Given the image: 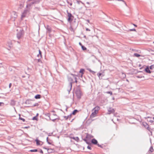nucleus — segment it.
Here are the masks:
<instances>
[{
    "instance_id": "nucleus-1",
    "label": "nucleus",
    "mask_w": 154,
    "mask_h": 154,
    "mask_svg": "<svg viewBox=\"0 0 154 154\" xmlns=\"http://www.w3.org/2000/svg\"><path fill=\"white\" fill-rule=\"evenodd\" d=\"M68 81L69 82V89L68 90V91L69 92L72 89V83L73 82H73V80L72 79L71 77H70L69 76H68Z\"/></svg>"
},
{
    "instance_id": "nucleus-2",
    "label": "nucleus",
    "mask_w": 154,
    "mask_h": 154,
    "mask_svg": "<svg viewBox=\"0 0 154 154\" xmlns=\"http://www.w3.org/2000/svg\"><path fill=\"white\" fill-rule=\"evenodd\" d=\"M66 12L67 14V16L68 17L67 20L70 23H71L73 20L74 17L71 13L68 12V10H67Z\"/></svg>"
},
{
    "instance_id": "nucleus-3",
    "label": "nucleus",
    "mask_w": 154,
    "mask_h": 154,
    "mask_svg": "<svg viewBox=\"0 0 154 154\" xmlns=\"http://www.w3.org/2000/svg\"><path fill=\"white\" fill-rule=\"evenodd\" d=\"M24 34L23 30H20L17 34V37L18 38H20L23 37Z\"/></svg>"
},
{
    "instance_id": "nucleus-4",
    "label": "nucleus",
    "mask_w": 154,
    "mask_h": 154,
    "mask_svg": "<svg viewBox=\"0 0 154 154\" xmlns=\"http://www.w3.org/2000/svg\"><path fill=\"white\" fill-rule=\"evenodd\" d=\"M45 27L47 29V33H50L51 31V27L49 25H47L46 26H45Z\"/></svg>"
},
{
    "instance_id": "nucleus-5",
    "label": "nucleus",
    "mask_w": 154,
    "mask_h": 154,
    "mask_svg": "<svg viewBox=\"0 0 154 154\" xmlns=\"http://www.w3.org/2000/svg\"><path fill=\"white\" fill-rule=\"evenodd\" d=\"M77 97L78 98H80L81 95V91L79 89L76 90L75 92Z\"/></svg>"
},
{
    "instance_id": "nucleus-6",
    "label": "nucleus",
    "mask_w": 154,
    "mask_h": 154,
    "mask_svg": "<svg viewBox=\"0 0 154 154\" xmlns=\"http://www.w3.org/2000/svg\"><path fill=\"white\" fill-rule=\"evenodd\" d=\"M145 72L148 73H150L154 72L153 70H151L149 68L148 66H147L145 68Z\"/></svg>"
},
{
    "instance_id": "nucleus-7",
    "label": "nucleus",
    "mask_w": 154,
    "mask_h": 154,
    "mask_svg": "<svg viewBox=\"0 0 154 154\" xmlns=\"http://www.w3.org/2000/svg\"><path fill=\"white\" fill-rule=\"evenodd\" d=\"M108 114H110L114 113L115 112V110L113 108L111 107H109L108 109Z\"/></svg>"
},
{
    "instance_id": "nucleus-8",
    "label": "nucleus",
    "mask_w": 154,
    "mask_h": 154,
    "mask_svg": "<svg viewBox=\"0 0 154 154\" xmlns=\"http://www.w3.org/2000/svg\"><path fill=\"white\" fill-rule=\"evenodd\" d=\"M28 11V10H25L23 11L21 16V18L24 17L26 16Z\"/></svg>"
},
{
    "instance_id": "nucleus-9",
    "label": "nucleus",
    "mask_w": 154,
    "mask_h": 154,
    "mask_svg": "<svg viewBox=\"0 0 154 154\" xmlns=\"http://www.w3.org/2000/svg\"><path fill=\"white\" fill-rule=\"evenodd\" d=\"M146 124V125H145V127H147V130L149 132V134L150 135H152V129H151L150 127H149L148 126V125Z\"/></svg>"
},
{
    "instance_id": "nucleus-10",
    "label": "nucleus",
    "mask_w": 154,
    "mask_h": 154,
    "mask_svg": "<svg viewBox=\"0 0 154 154\" xmlns=\"http://www.w3.org/2000/svg\"><path fill=\"white\" fill-rule=\"evenodd\" d=\"M76 28V25L75 26H70L69 27V30L72 32H74L75 29Z\"/></svg>"
},
{
    "instance_id": "nucleus-11",
    "label": "nucleus",
    "mask_w": 154,
    "mask_h": 154,
    "mask_svg": "<svg viewBox=\"0 0 154 154\" xmlns=\"http://www.w3.org/2000/svg\"><path fill=\"white\" fill-rule=\"evenodd\" d=\"M89 135L88 134H87L86 136V138L84 139H83V140L85 142L87 143V144H90V143L88 141V140L87 139L88 138H89Z\"/></svg>"
},
{
    "instance_id": "nucleus-12",
    "label": "nucleus",
    "mask_w": 154,
    "mask_h": 154,
    "mask_svg": "<svg viewBox=\"0 0 154 154\" xmlns=\"http://www.w3.org/2000/svg\"><path fill=\"white\" fill-rule=\"evenodd\" d=\"M91 143L95 145H97L98 144V142L97 140H96L95 139H93L91 140Z\"/></svg>"
},
{
    "instance_id": "nucleus-13",
    "label": "nucleus",
    "mask_w": 154,
    "mask_h": 154,
    "mask_svg": "<svg viewBox=\"0 0 154 154\" xmlns=\"http://www.w3.org/2000/svg\"><path fill=\"white\" fill-rule=\"evenodd\" d=\"M34 61L35 62H36V63H42V60L40 59H35L34 60Z\"/></svg>"
},
{
    "instance_id": "nucleus-14",
    "label": "nucleus",
    "mask_w": 154,
    "mask_h": 154,
    "mask_svg": "<svg viewBox=\"0 0 154 154\" xmlns=\"http://www.w3.org/2000/svg\"><path fill=\"white\" fill-rule=\"evenodd\" d=\"M19 120L22 121L23 122H25V119L24 118H22L21 116V115L20 114H19Z\"/></svg>"
},
{
    "instance_id": "nucleus-15",
    "label": "nucleus",
    "mask_w": 154,
    "mask_h": 154,
    "mask_svg": "<svg viewBox=\"0 0 154 154\" xmlns=\"http://www.w3.org/2000/svg\"><path fill=\"white\" fill-rule=\"evenodd\" d=\"M88 71H89L93 75H94L95 73H96V72L95 71H94L92 70H91L90 69V68H88L87 69Z\"/></svg>"
},
{
    "instance_id": "nucleus-16",
    "label": "nucleus",
    "mask_w": 154,
    "mask_h": 154,
    "mask_svg": "<svg viewBox=\"0 0 154 154\" xmlns=\"http://www.w3.org/2000/svg\"><path fill=\"white\" fill-rule=\"evenodd\" d=\"M35 141L36 142V145H40V141L39 140H38L37 139H36L35 140Z\"/></svg>"
},
{
    "instance_id": "nucleus-17",
    "label": "nucleus",
    "mask_w": 154,
    "mask_h": 154,
    "mask_svg": "<svg viewBox=\"0 0 154 154\" xmlns=\"http://www.w3.org/2000/svg\"><path fill=\"white\" fill-rule=\"evenodd\" d=\"M76 25V28L78 24L77 23H76L75 21H74V22H73L71 24V26H75Z\"/></svg>"
},
{
    "instance_id": "nucleus-18",
    "label": "nucleus",
    "mask_w": 154,
    "mask_h": 154,
    "mask_svg": "<svg viewBox=\"0 0 154 154\" xmlns=\"http://www.w3.org/2000/svg\"><path fill=\"white\" fill-rule=\"evenodd\" d=\"M78 112V111L77 109H75L74 110V111L72 112V113L71 114L75 115V114Z\"/></svg>"
},
{
    "instance_id": "nucleus-19",
    "label": "nucleus",
    "mask_w": 154,
    "mask_h": 154,
    "mask_svg": "<svg viewBox=\"0 0 154 154\" xmlns=\"http://www.w3.org/2000/svg\"><path fill=\"white\" fill-rule=\"evenodd\" d=\"M71 114H70L67 116H64V117L67 120L68 119H70L71 118Z\"/></svg>"
},
{
    "instance_id": "nucleus-20",
    "label": "nucleus",
    "mask_w": 154,
    "mask_h": 154,
    "mask_svg": "<svg viewBox=\"0 0 154 154\" xmlns=\"http://www.w3.org/2000/svg\"><path fill=\"white\" fill-rule=\"evenodd\" d=\"M35 98L36 99H40L41 98V95L40 94H37L35 96Z\"/></svg>"
},
{
    "instance_id": "nucleus-21",
    "label": "nucleus",
    "mask_w": 154,
    "mask_h": 154,
    "mask_svg": "<svg viewBox=\"0 0 154 154\" xmlns=\"http://www.w3.org/2000/svg\"><path fill=\"white\" fill-rule=\"evenodd\" d=\"M96 113H95V112H93L91 115V117H94L96 115Z\"/></svg>"
},
{
    "instance_id": "nucleus-22",
    "label": "nucleus",
    "mask_w": 154,
    "mask_h": 154,
    "mask_svg": "<svg viewBox=\"0 0 154 154\" xmlns=\"http://www.w3.org/2000/svg\"><path fill=\"white\" fill-rule=\"evenodd\" d=\"M85 71V69H81L79 72L81 73V74H84V71Z\"/></svg>"
},
{
    "instance_id": "nucleus-23",
    "label": "nucleus",
    "mask_w": 154,
    "mask_h": 154,
    "mask_svg": "<svg viewBox=\"0 0 154 154\" xmlns=\"http://www.w3.org/2000/svg\"><path fill=\"white\" fill-rule=\"evenodd\" d=\"M100 109V107L99 106H97L94 108V109H96L97 111H98Z\"/></svg>"
},
{
    "instance_id": "nucleus-24",
    "label": "nucleus",
    "mask_w": 154,
    "mask_h": 154,
    "mask_svg": "<svg viewBox=\"0 0 154 154\" xmlns=\"http://www.w3.org/2000/svg\"><path fill=\"white\" fill-rule=\"evenodd\" d=\"M149 68L151 70H153V69L154 68V65H152L150 66Z\"/></svg>"
},
{
    "instance_id": "nucleus-25",
    "label": "nucleus",
    "mask_w": 154,
    "mask_h": 154,
    "mask_svg": "<svg viewBox=\"0 0 154 154\" xmlns=\"http://www.w3.org/2000/svg\"><path fill=\"white\" fill-rule=\"evenodd\" d=\"M134 56L137 57H138L140 56V55L139 54L137 53H134Z\"/></svg>"
},
{
    "instance_id": "nucleus-26",
    "label": "nucleus",
    "mask_w": 154,
    "mask_h": 154,
    "mask_svg": "<svg viewBox=\"0 0 154 154\" xmlns=\"http://www.w3.org/2000/svg\"><path fill=\"white\" fill-rule=\"evenodd\" d=\"M11 104L12 105H15V101L13 100H11Z\"/></svg>"
},
{
    "instance_id": "nucleus-27",
    "label": "nucleus",
    "mask_w": 154,
    "mask_h": 154,
    "mask_svg": "<svg viewBox=\"0 0 154 154\" xmlns=\"http://www.w3.org/2000/svg\"><path fill=\"white\" fill-rule=\"evenodd\" d=\"M72 138L74 140H75L76 141H78L79 140V138L78 137H73V138Z\"/></svg>"
},
{
    "instance_id": "nucleus-28",
    "label": "nucleus",
    "mask_w": 154,
    "mask_h": 154,
    "mask_svg": "<svg viewBox=\"0 0 154 154\" xmlns=\"http://www.w3.org/2000/svg\"><path fill=\"white\" fill-rule=\"evenodd\" d=\"M30 152H36L38 151L37 149H31L29 150Z\"/></svg>"
},
{
    "instance_id": "nucleus-29",
    "label": "nucleus",
    "mask_w": 154,
    "mask_h": 154,
    "mask_svg": "<svg viewBox=\"0 0 154 154\" xmlns=\"http://www.w3.org/2000/svg\"><path fill=\"white\" fill-rule=\"evenodd\" d=\"M35 2V1H34V2H31V3H30V4H28V5L30 7L31 6V5H32L33 4H38V3H34V2Z\"/></svg>"
},
{
    "instance_id": "nucleus-30",
    "label": "nucleus",
    "mask_w": 154,
    "mask_h": 154,
    "mask_svg": "<svg viewBox=\"0 0 154 154\" xmlns=\"http://www.w3.org/2000/svg\"><path fill=\"white\" fill-rule=\"evenodd\" d=\"M153 149L152 147L151 146L149 148V151L151 152H153Z\"/></svg>"
},
{
    "instance_id": "nucleus-31",
    "label": "nucleus",
    "mask_w": 154,
    "mask_h": 154,
    "mask_svg": "<svg viewBox=\"0 0 154 154\" xmlns=\"http://www.w3.org/2000/svg\"><path fill=\"white\" fill-rule=\"evenodd\" d=\"M81 47L82 49L84 51L86 50V48L83 45Z\"/></svg>"
},
{
    "instance_id": "nucleus-32",
    "label": "nucleus",
    "mask_w": 154,
    "mask_h": 154,
    "mask_svg": "<svg viewBox=\"0 0 154 154\" xmlns=\"http://www.w3.org/2000/svg\"><path fill=\"white\" fill-rule=\"evenodd\" d=\"M42 0H35V2L34 3H39Z\"/></svg>"
},
{
    "instance_id": "nucleus-33",
    "label": "nucleus",
    "mask_w": 154,
    "mask_h": 154,
    "mask_svg": "<svg viewBox=\"0 0 154 154\" xmlns=\"http://www.w3.org/2000/svg\"><path fill=\"white\" fill-rule=\"evenodd\" d=\"M106 93H107V94H109L111 95H112V92L111 91H107L106 92Z\"/></svg>"
},
{
    "instance_id": "nucleus-34",
    "label": "nucleus",
    "mask_w": 154,
    "mask_h": 154,
    "mask_svg": "<svg viewBox=\"0 0 154 154\" xmlns=\"http://www.w3.org/2000/svg\"><path fill=\"white\" fill-rule=\"evenodd\" d=\"M32 119L33 120H37V118L36 117V116H35Z\"/></svg>"
},
{
    "instance_id": "nucleus-35",
    "label": "nucleus",
    "mask_w": 154,
    "mask_h": 154,
    "mask_svg": "<svg viewBox=\"0 0 154 154\" xmlns=\"http://www.w3.org/2000/svg\"><path fill=\"white\" fill-rule=\"evenodd\" d=\"M102 75V73H99L97 74V75L99 77V78H100V76Z\"/></svg>"
},
{
    "instance_id": "nucleus-36",
    "label": "nucleus",
    "mask_w": 154,
    "mask_h": 154,
    "mask_svg": "<svg viewBox=\"0 0 154 154\" xmlns=\"http://www.w3.org/2000/svg\"><path fill=\"white\" fill-rule=\"evenodd\" d=\"M41 53H42L41 51L40 50H39V54H39V55L41 57H42V54H41Z\"/></svg>"
},
{
    "instance_id": "nucleus-37",
    "label": "nucleus",
    "mask_w": 154,
    "mask_h": 154,
    "mask_svg": "<svg viewBox=\"0 0 154 154\" xmlns=\"http://www.w3.org/2000/svg\"><path fill=\"white\" fill-rule=\"evenodd\" d=\"M38 103H35V104H33L32 106H38Z\"/></svg>"
},
{
    "instance_id": "nucleus-38",
    "label": "nucleus",
    "mask_w": 154,
    "mask_h": 154,
    "mask_svg": "<svg viewBox=\"0 0 154 154\" xmlns=\"http://www.w3.org/2000/svg\"><path fill=\"white\" fill-rule=\"evenodd\" d=\"M92 111H94V112H95V113H97L98 112V111H97V110L96 109H94V108L93 109Z\"/></svg>"
},
{
    "instance_id": "nucleus-39",
    "label": "nucleus",
    "mask_w": 154,
    "mask_h": 154,
    "mask_svg": "<svg viewBox=\"0 0 154 154\" xmlns=\"http://www.w3.org/2000/svg\"><path fill=\"white\" fill-rule=\"evenodd\" d=\"M4 103L3 102H0V106H4Z\"/></svg>"
},
{
    "instance_id": "nucleus-40",
    "label": "nucleus",
    "mask_w": 154,
    "mask_h": 154,
    "mask_svg": "<svg viewBox=\"0 0 154 154\" xmlns=\"http://www.w3.org/2000/svg\"><path fill=\"white\" fill-rule=\"evenodd\" d=\"M97 145L98 146V147H100V148H103L102 146V145H100V144H97Z\"/></svg>"
},
{
    "instance_id": "nucleus-41",
    "label": "nucleus",
    "mask_w": 154,
    "mask_h": 154,
    "mask_svg": "<svg viewBox=\"0 0 154 154\" xmlns=\"http://www.w3.org/2000/svg\"><path fill=\"white\" fill-rule=\"evenodd\" d=\"M49 144H51V140H50L49 141V140L48 142H47Z\"/></svg>"
},
{
    "instance_id": "nucleus-42",
    "label": "nucleus",
    "mask_w": 154,
    "mask_h": 154,
    "mask_svg": "<svg viewBox=\"0 0 154 154\" xmlns=\"http://www.w3.org/2000/svg\"><path fill=\"white\" fill-rule=\"evenodd\" d=\"M71 75H72L73 77L74 78V77H75V76H76L77 75H75V74H71Z\"/></svg>"
},
{
    "instance_id": "nucleus-43",
    "label": "nucleus",
    "mask_w": 154,
    "mask_h": 154,
    "mask_svg": "<svg viewBox=\"0 0 154 154\" xmlns=\"http://www.w3.org/2000/svg\"><path fill=\"white\" fill-rule=\"evenodd\" d=\"M14 18H17V15L16 14V13H14Z\"/></svg>"
},
{
    "instance_id": "nucleus-44",
    "label": "nucleus",
    "mask_w": 154,
    "mask_h": 154,
    "mask_svg": "<svg viewBox=\"0 0 154 154\" xmlns=\"http://www.w3.org/2000/svg\"><path fill=\"white\" fill-rule=\"evenodd\" d=\"M129 30L130 31H136V29H130Z\"/></svg>"
},
{
    "instance_id": "nucleus-45",
    "label": "nucleus",
    "mask_w": 154,
    "mask_h": 154,
    "mask_svg": "<svg viewBox=\"0 0 154 154\" xmlns=\"http://www.w3.org/2000/svg\"><path fill=\"white\" fill-rule=\"evenodd\" d=\"M87 148L90 149V150H91V147L89 146H87Z\"/></svg>"
},
{
    "instance_id": "nucleus-46",
    "label": "nucleus",
    "mask_w": 154,
    "mask_h": 154,
    "mask_svg": "<svg viewBox=\"0 0 154 154\" xmlns=\"http://www.w3.org/2000/svg\"><path fill=\"white\" fill-rule=\"evenodd\" d=\"M29 100H26V104H29Z\"/></svg>"
},
{
    "instance_id": "nucleus-47",
    "label": "nucleus",
    "mask_w": 154,
    "mask_h": 154,
    "mask_svg": "<svg viewBox=\"0 0 154 154\" xmlns=\"http://www.w3.org/2000/svg\"><path fill=\"white\" fill-rule=\"evenodd\" d=\"M12 86V84L11 83H10L9 84V88H10Z\"/></svg>"
},
{
    "instance_id": "nucleus-48",
    "label": "nucleus",
    "mask_w": 154,
    "mask_h": 154,
    "mask_svg": "<svg viewBox=\"0 0 154 154\" xmlns=\"http://www.w3.org/2000/svg\"><path fill=\"white\" fill-rule=\"evenodd\" d=\"M122 75H123V76L124 78H125L126 77V75L125 73H122Z\"/></svg>"
},
{
    "instance_id": "nucleus-49",
    "label": "nucleus",
    "mask_w": 154,
    "mask_h": 154,
    "mask_svg": "<svg viewBox=\"0 0 154 154\" xmlns=\"http://www.w3.org/2000/svg\"><path fill=\"white\" fill-rule=\"evenodd\" d=\"M57 119H53L52 120H51L53 122H55V121Z\"/></svg>"
},
{
    "instance_id": "nucleus-50",
    "label": "nucleus",
    "mask_w": 154,
    "mask_h": 154,
    "mask_svg": "<svg viewBox=\"0 0 154 154\" xmlns=\"http://www.w3.org/2000/svg\"><path fill=\"white\" fill-rule=\"evenodd\" d=\"M68 4H69L70 5V6H72V4L71 3H69V2H68Z\"/></svg>"
},
{
    "instance_id": "nucleus-51",
    "label": "nucleus",
    "mask_w": 154,
    "mask_h": 154,
    "mask_svg": "<svg viewBox=\"0 0 154 154\" xmlns=\"http://www.w3.org/2000/svg\"><path fill=\"white\" fill-rule=\"evenodd\" d=\"M86 30L87 31H90V30L88 28H86Z\"/></svg>"
},
{
    "instance_id": "nucleus-52",
    "label": "nucleus",
    "mask_w": 154,
    "mask_h": 154,
    "mask_svg": "<svg viewBox=\"0 0 154 154\" xmlns=\"http://www.w3.org/2000/svg\"><path fill=\"white\" fill-rule=\"evenodd\" d=\"M135 27H137V25L134 24H132Z\"/></svg>"
},
{
    "instance_id": "nucleus-53",
    "label": "nucleus",
    "mask_w": 154,
    "mask_h": 154,
    "mask_svg": "<svg viewBox=\"0 0 154 154\" xmlns=\"http://www.w3.org/2000/svg\"><path fill=\"white\" fill-rule=\"evenodd\" d=\"M79 45L81 46H82L83 45H82V43L80 42H79Z\"/></svg>"
},
{
    "instance_id": "nucleus-54",
    "label": "nucleus",
    "mask_w": 154,
    "mask_h": 154,
    "mask_svg": "<svg viewBox=\"0 0 154 154\" xmlns=\"http://www.w3.org/2000/svg\"><path fill=\"white\" fill-rule=\"evenodd\" d=\"M137 77L138 78H141L142 77V76H137Z\"/></svg>"
},
{
    "instance_id": "nucleus-55",
    "label": "nucleus",
    "mask_w": 154,
    "mask_h": 154,
    "mask_svg": "<svg viewBox=\"0 0 154 154\" xmlns=\"http://www.w3.org/2000/svg\"><path fill=\"white\" fill-rule=\"evenodd\" d=\"M40 152L41 153H43V152L42 151V150H40Z\"/></svg>"
},
{
    "instance_id": "nucleus-56",
    "label": "nucleus",
    "mask_w": 154,
    "mask_h": 154,
    "mask_svg": "<svg viewBox=\"0 0 154 154\" xmlns=\"http://www.w3.org/2000/svg\"><path fill=\"white\" fill-rule=\"evenodd\" d=\"M48 137L46 138V140H47V142H48L49 141V140H48Z\"/></svg>"
},
{
    "instance_id": "nucleus-57",
    "label": "nucleus",
    "mask_w": 154,
    "mask_h": 154,
    "mask_svg": "<svg viewBox=\"0 0 154 154\" xmlns=\"http://www.w3.org/2000/svg\"><path fill=\"white\" fill-rule=\"evenodd\" d=\"M83 74H81L80 77L81 78H82Z\"/></svg>"
},
{
    "instance_id": "nucleus-58",
    "label": "nucleus",
    "mask_w": 154,
    "mask_h": 154,
    "mask_svg": "<svg viewBox=\"0 0 154 154\" xmlns=\"http://www.w3.org/2000/svg\"><path fill=\"white\" fill-rule=\"evenodd\" d=\"M44 149H47L48 150H49L50 149H47V148H45V147H44Z\"/></svg>"
},
{
    "instance_id": "nucleus-59",
    "label": "nucleus",
    "mask_w": 154,
    "mask_h": 154,
    "mask_svg": "<svg viewBox=\"0 0 154 154\" xmlns=\"http://www.w3.org/2000/svg\"><path fill=\"white\" fill-rule=\"evenodd\" d=\"M74 78L75 79V80H77V78L76 77V76L74 77Z\"/></svg>"
},
{
    "instance_id": "nucleus-60",
    "label": "nucleus",
    "mask_w": 154,
    "mask_h": 154,
    "mask_svg": "<svg viewBox=\"0 0 154 154\" xmlns=\"http://www.w3.org/2000/svg\"><path fill=\"white\" fill-rule=\"evenodd\" d=\"M86 3H87V4H88V5L90 4V3H89V2H86Z\"/></svg>"
},
{
    "instance_id": "nucleus-61",
    "label": "nucleus",
    "mask_w": 154,
    "mask_h": 154,
    "mask_svg": "<svg viewBox=\"0 0 154 154\" xmlns=\"http://www.w3.org/2000/svg\"><path fill=\"white\" fill-rule=\"evenodd\" d=\"M76 83H77V80H75V82Z\"/></svg>"
},
{
    "instance_id": "nucleus-62",
    "label": "nucleus",
    "mask_w": 154,
    "mask_h": 154,
    "mask_svg": "<svg viewBox=\"0 0 154 154\" xmlns=\"http://www.w3.org/2000/svg\"><path fill=\"white\" fill-rule=\"evenodd\" d=\"M142 125H143V126H144V123H143H143H142Z\"/></svg>"
},
{
    "instance_id": "nucleus-63",
    "label": "nucleus",
    "mask_w": 154,
    "mask_h": 154,
    "mask_svg": "<svg viewBox=\"0 0 154 154\" xmlns=\"http://www.w3.org/2000/svg\"><path fill=\"white\" fill-rule=\"evenodd\" d=\"M38 113H37L36 114V115L35 116H36V117H37V116H38Z\"/></svg>"
},
{
    "instance_id": "nucleus-64",
    "label": "nucleus",
    "mask_w": 154,
    "mask_h": 154,
    "mask_svg": "<svg viewBox=\"0 0 154 154\" xmlns=\"http://www.w3.org/2000/svg\"><path fill=\"white\" fill-rule=\"evenodd\" d=\"M87 21L88 22V23H89V20H87Z\"/></svg>"
}]
</instances>
